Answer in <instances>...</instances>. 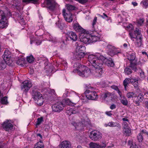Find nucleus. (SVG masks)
<instances>
[{
    "label": "nucleus",
    "instance_id": "obj_1",
    "mask_svg": "<svg viewBox=\"0 0 148 148\" xmlns=\"http://www.w3.org/2000/svg\"><path fill=\"white\" fill-rule=\"evenodd\" d=\"M106 58L99 53L89 55L88 57V61L95 69L96 75L100 76L103 73L102 65Z\"/></svg>",
    "mask_w": 148,
    "mask_h": 148
},
{
    "label": "nucleus",
    "instance_id": "obj_2",
    "mask_svg": "<svg viewBox=\"0 0 148 148\" xmlns=\"http://www.w3.org/2000/svg\"><path fill=\"white\" fill-rule=\"evenodd\" d=\"M73 66L75 68L73 72L82 77H88L92 74L90 69L79 63L74 64Z\"/></svg>",
    "mask_w": 148,
    "mask_h": 148
},
{
    "label": "nucleus",
    "instance_id": "obj_3",
    "mask_svg": "<svg viewBox=\"0 0 148 148\" xmlns=\"http://www.w3.org/2000/svg\"><path fill=\"white\" fill-rule=\"evenodd\" d=\"M32 98L37 105L41 106L44 102V98L40 93L36 90H33L32 92Z\"/></svg>",
    "mask_w": 148,
    "mask_h": 148
},
{
    "label": "nucleus",
    "instance_id": "obj_4",
    "mask_svg": "<svg viewBox=\"0 0 148 148\" xmlns=\"http://www.w3.org/2000/svg\"><path fill=\"white\" fill-rule=\"evenodd\" d=\"M8 25V20L7 15L3 11L0 10V29L6 28Z\"/></svg>",
    "mask_w": 148,
    "mask_h": 148
},
{
    "label": "nucleus",
    "instance_id": "obj_5",
    "mask_svg": "<svg viewBox=\"0 0 148 148\" xmlns=\"http://www.w3.org/2000/svg\"><path fill=\"white\" fill-rule=\"evenodd\" d=\"M93 88L90 86L88 89L85 92L86 96L88 99L92 100H96L98 98V95L96 92L94 91L90 90Z\"/></svg>",
    "mask_w": 148,
    "mask_h": 148
},
{
    "label": "nucleus",
    "instance_id": "obj_6",
    "mask_svg": "<svg viewBox=\"0 0 148 148\" xmlns=\"http://www.w3.org/2000/svg\"><path fill=\"white\" fill-rule=\"evenodd\" d=\"M90 34L85 32L79 34V38L81 41L86 44L90 43Z\"/></svg>",
    "mask_w": 148,
    "mask_h": 148
},
{
    "label": "nucleus",
    "instance_id": "obj_7",
    "mask_svg": "<svg viewBox=\"0 0 148 148\" xmlns=\"http://www.w3.org/2000/svg\"><path fill=\"white\" fill-rule=\"evenodd\" d=\"M102 137V134L99 131L94 130L90 132L89 137L92 140L96 141L100 139Z\"/></svg>",
    "mask_w": 148,
    "mask_h": 148
},
{
    "label": "nucleus",
    "instance_id": "obj_8",
    "mask_svg": "<svg viewBox=\"0 0 148 148\" xmlns=\"http://www.w3.org/2000/svg\"><path fill=\"white\" fill-rule=\"evenodd\" d=\"M57 5L54 0H46L44 4H42V7H46L51 10H53Z\"/></svg>",
    "mask_w": 148,
    "mask_h": 148
},
{
    "label": "nucleus",
    "instance_id": "obj_9",
    "mask_svg": "<svg viewBox=\"0 0 148 148\" xmlns=\"http://www.w3.org/2000/svg\"><path fill=\"white\" fill-rule=\"evenodd\" d=\"M64 104L62 102H59L54 104L52 106V111L55 112H60L63 109Z\"/></svg>",
    "mask_w": 148,
    "mask_h": 148
},
{
    "label": "nucleus",
    "instance_id": "obj_10",
    "mask_svg": "<svg viewBox=\"0 0 148 148\" xmlns=\"http://www.w3.org/2000/svg\"><path fill=\"white\" fill-rule=\"evenodd\" d=\"M3 59L6 64L9 65L12 62L11 59V53L8 50H6L3 55Z\"/></svg>",
    "mask_w": 148,
    "mask_h": 148
},
{
    "label": "nucleus",
    "instance_id": "obj_11",
    "mask_svg": "<svg viewBox=\"0 0 148 148\" xmlns=\"http://www.w3.org/2000/svg\"><path fill=\"white\" fill-rule=\"evenodd\" d=\"M23 85L21 86L22 90L24 92H27L29 88L32 86V84L30 81L26 80L23 82Z\"/></svg>",
    "mask_w": 148,
    "mask_h": 148
},
{
    "label": "nucleus",
    "instance_id": "obj_12",
    "mask_svg": "<svg viewBox=\"0 0 148 148\" xmlns=\"http://www.w3.org/2000/svg\"><path fill=\"white\" fill-rule=\"evenodd\" d=\"M90 43L95 42L99 41L100 39V36L96 31H94L90 32Z\"/></svg>",
    "mask_w": 148,
    "mask_h": 148
},
{
    "label": "nucleus",
    "instance_id": "obj_13",
    "mask_svg": "<svg viewBox=\"0 0 148 148\" xmlns=\"http://www.w3.org/2000/svg\"><path fill=\"white\" fill-rule=\"evenodd\" d=\"M62 13L65 20L69 22H71L73 19V15L69 11L66 12V10L63 9Z\"/></svg>",
    "mask_w": 148,
    "mask_h": 148
},
{
    "label": "nucleus",
    "instance_id": "obj_14",
    "mask_svg": "<svg viewBox=\"0 0 148 148\" xmlns=\"http://www.w3.org/2000/svg\"><path fill=\"white\" fill-rule=\"evenodd\" d=\"M66 38L68 40L76 41L77 39L76 34L72 31L68 32L66 33Z\"/></svg>",
    "mask_w": 148,
    "mask_h": 148
},
{
    "label": "nucleus",
    "instance_id": "obj_15",
    "mask_svg": "<svg viewBox=\"0 0 148 148\" xmlns=\"http://www.w3.org/2000/svg\"><path fill=\"white\" fill-rule=\"evenodd\" d=\"M129 34L131 38L133 41H136V42L138 43V36L139 35V29L136 28V29L134 31V33H132L131 32L129 33Z\"/></svg>",
    "mask_w": 148,
    "mask_h": 148
},
{
    "label": "nucleus",
    "instance_id": "obj_16",
    "mask_svg": "<svg viewBox=\"0 0 148 148\" xmlns=\"http://www.w3.org/2000/svg\"><path fill=\"white\" fill-rule=\"evenodd\" d=\"M59 148H71L70 142L68 140H64L61 142L59 145Z\"/></svg>",
    "mask_w": 148,
    "mask_h": 148
},
{
    "label": "nucleus",
    "instance_id": "obj_17",
    "mask_svg": "<svg viewBox=\"0 0 148 148\" xmlns=\"http://www.w3.org/2000/svg\"><path fill=\"white\" fill-rule=\"evenodd\" d=\"M2 126L5 130L8 131L13 128L12 124L10 122V121L7 120L4 122L2 124Z\"/></svg>",
    "mask_w": 148,
    "mask_h": 148
},
{
    "label": "nucleus",
    "instance_id": "obj_18",
    "mask_svg": "<svg viewBox=\"0 0 148 148\" xmlns=\"http://www.w3.org/2000/svg\"><path fill=\"white\" fill-rule=\"evenodd\" d=\"M136 71L137 70V68L135 66H131L130 64V66L127 67L124 70V72L125 74L129 75L131 74L132 72V70Z\"/></svg>",
    "mask_w": 148,
    "mask_h": 148
},
{
    "label": "nucleus",
    "instance_id": "obj_19",
    "mask_svg": "<svg viewBox=\"0 0 148 148\" xmlns=\"http://www.w3.org/2000/svg\"><path fill=\"white\" fill-rule=\"evenodd\" d=\"M135 53H132L128 57V59L130 62V64L131 66H136L137 64L136 61L135 60Z\"/></svg>",
    "mask_w": 148,
    "mask_h": 148
},
{
    "label": "nucleus",
    "instance_id": "obj_20",
    "mask_svg": "<svg viewBox=\"0 0 148 148\" xmlns=\"http://www.w3.org/2000/svg\"><path fill=\"white\" fill-rule=\"evenodd\" d=\"M11 7L16 8L17 9L19 10V7L20 6V3L19 0H12L11 2Z\"/></svg>",
    "mask_w": 148,
    "mask_h": 148
},
{
    "label": "nucleus",
    "instance_id": "obj_21",
    "mask_svg": "<svg viewBox=\"0 0 148 148\" xmlns=\"http://www.w3.org/2000/svg\"><path fill=\"white\" fill-rule=\"evenodd\" d=\"M73 28L76 31L80 33L85 32V30L78 23H75L73 26Z\"/></svg>",
    "mask_w": 148,
    "mask_h": 148
},
{
    "label": "nucleus",
    "instance_id": "obj_22",
    "mask_svg": "<svg viewBox=\"0 0 148 148\" xmlns=\"http://www.w3.org/2000/svg\"><path fill=\"white\" fill-rule=\"evenodd\" d=\"M103 145V146H102L98 143L91 142L89 143V148H101L103 147H106V145L105 144H104Z\"/></svg>",
    "mask_w": 148,
    "mask_h": 148
},
{
    "label": "nucleus",
    "instance_id": "obj_23",
    "mask_svg": "<svg viewBox=\"0 0 148 148\" xmlns=\"http://www.w3.org/2000/svg\"><path fill=\"white\" fill-rule=\"evenodd\" d=\"M30 43L31 44H32L34 42H35L36 45H38L40 44L41 43V39L42 37H40L39 40H38V38H36L34 37L33 38H30Z\"/></svg>",
    "mask_w": 148,
    "mask_h": 148
},
{
    "label": "nucleus",
    "instance_id": "obj_24",
    "mask_svg": "<svg viewBox=\"0 0 148 148\" xmlns=\"http://www.w3.org/2000/svg\"><path fill=\"white\" fill-rule=\"evenodd\" d=\"M26 61L25 59L21 58L18 59L16 61V63L22 67L25 66Z\"/></svg>",
    "mask_w": 148,
    "mask_h": 148
},
{
    "label": "nucleus",
    "instance_id": "obj_25",
    "mask_svg": "<svg viewBox=\"0 0 148 148\" xmlns=\"http://www.w3.org/2000/svg\"><path fill=\"white\" fill-rule=\"evenodd\" d=\"M75 58L77 60L83 58L85 55L84 52H76L74 54Z\"/></svg>",
    "mask_w": 148,
    "mask_h": 148
},
{
    "label": "nucleus",
    "instance_id": "obj_26",
    "mask_svg": "<svg viewBox=\"0 0 148 148\" xmlns=\"http://www.w3.org/2000/svg\"><path fill=\"white\" fill-rule=\"evenodd\" d=\"M105 127L109 126L111 127H119L120 126V124L117 122H114L113 121H111L107 124H105L104 125Z\"/></svg>",
    "mask_w": 148,
    "mask_h": 148
},
{
    "label": "nucleus",
    "instance_id": "obj_27",
    "mask_svg": "<svg viewBox=\"0 0 148 148\" xmlns=\"http://www.w3.org/2000/svg\"><path fill=\"white\" fill-rule=\"evenodd\" d=\"M102 44L104 46H107V49L108 51V55H110L111 56H113L115 55V53L113 49H111L107 48L108 45H107V43L106 42H103Z\"/></svg>",
    "mask_w": 148,
    "mask_h": 148
},
{
    "label": "nucleus",
    "instance_id": "obj_28",
    "mask_svg": "<svg viewBox=\"0 0 148 148\" xmlns=\"http://www.w3.org/2000/svg\"><path fill=\"white\" fill-rule=\"evenodd\" d=\"M79 111V109L77 108H70L67 111V113L69 115L73 114H75Z\"/></svg>",
    "mask_w": 148,
    "mask_h": 148
},
{
    "label": "nucleus",
    "instance_id": "obj_29",
    "mask_svg": "<svg viewBox=\"0 0 148 148\" xmlns=\"http://www.w3.org/2000/svg\"><path fill=\"white\" fill-rule=\"evenodd\" d=\"M44 145L42 141H40L36 143L34 148H44Z\"/></svg>",
    "mask_w": 148,
    "mask_h": 148
},
{
    "label": "nucleus",
    "instance_id": "obj_30",
    "mask_svg": "<svg viewBox=\"0 0 148 148\" xmlns=\"http://www.w3.org/2000/svg\"><path fill=\"white\" fill-rule=\"evenodd\" d=\"M124 134L126 136H130L131 135V129L129 127L123 128Z\"/></svg>",
    "mask_w": 148,
    "mask_h": 148
},
{
    "label": "nucleus",
    "instance_id": "obj_31",
    "mask_svg": "<svg viewBox=\"0 0 148 148\" xmlns=\"http://www.w3.org/2000/svg\"><path fill=\"white\" fill-rule=\"evenodd\" d=\"M71 93L73 94H76V93L73 91H71L70 90L68 89H66L65 92L64 93L63 96L64 97H66L69 95V94Z\"/></svg>",
    "mask_w": 148,
    "mask_h": 148
},
{
    "label": "nucleus",
    "instance_id": "obj_32",
    "mask_svg": "<svg viewBox=\"0 0 148 148\" xmlns=\"http://www.w3.org/2000/svg\"><path fill=\"white\" fill-rule=\"evenodd\" d=\"M132 80V79H130L128 78H126L123 81V84L125 87V90H126V87L127 86V85L131 83V81Z\"/></svg>",
    "mask_w": 148,
    "mask_h": 148
},
{
    "label": "nucleus",
    "instance_id": "obj_33",
    "mask_svg": "<svg viewBox=\"0 0 148 148\" xmlns=\"http://www.w3.org/2000/svg\"><path fill=\"white\" fill-rule=\"evenodd\" d=\"M105 61V62L106 64L108 66L111 67H113L114 65V64L113 61L111 60H108L106 59L103 61V62Z\"/></svg>",
    "mask_w": 148,
    "mask_h": 148
},
{
    "label": "nucleus",
    "instance_id": "obj_34",
    "mask_svg": "<svg viewBox=\"0 0 148 148\" xmlns=\"http://www.w3.org/2000/svg\"><path fill=\"white\" fill-rule=\"evenodd\" d=\"M107 48H110L113 49L115 55L117 54L120 52L119 50H118L117 49L115 48L114 47L108 44L107 45Z\"/></svg>",
    "mask_w": 148,
    "mask_h": 148
},
{
    "label": "nucleus",
    "instance_id": "obj_35",
    "mask_svg": "<svg viewBox=\"0 0 148 148\" xmlns=\"http://www.w3.org/2000/svg\"><path fill=\"white\" fill-rule=\"evenodd\" d=\"M140 4L144 8H147L148 7V0H143Z\"/></svg>",
    "mask_w": 148,
    "mask_h": 148
},
{
    "label": "nucleus",
    "instance_id": "obj_36",
    "mask_svg": "<svg viewBox=\"0 0 148 148\" xmlns=\"http://www.w3.org/2000/svg\"><path fill=\"white\" fill-rule=\"evenodd\" d=\"M131 83L133 85L134 87L135 88H138L139 84L138 79H132V80L131 81Z\"/></svg>",
    "mask_w": 148,
    "mask_h": 148
},
{
    "label": "nucleus",
    "instance_id": "obj_37",
    "mask_svg": "<svg viewBox=\"0 0 148 148\" xmlns=\"http://www.w3.org/2000/svg\"><path fill=\"white\" fill-rule=\"evenodd\" d=\"M56 25L60 28L61 30H62L63 29L64 24L62 22L60 21H59L58 22L56 23Z\"/></svg>",
    "mask_w": 148,
    "mask_h": 148
},
{
    "label": "nucleus",
    "instance_id": "obj_38",
    "mask_svg": "<svg viewBox=\"0 0 148 148\" xmlns=\"http://www.w3.org/2000/svg\"><path fill=\"white\" fill-rule=\"evenodd\" d=\"M86 48L85 47L82 45L77 46V49L78 51L76 52H84Z\"/></svg>",
    "mask_w": 148,
    "mask_h": 148
},
{
    "label": "nucleus",
    "instance_id": "obj_39",
    "mask_svg": "<svg viewBox=\"0 0 148 148\" xmlns=\"http://www.w3.org/2000/svg\"><path fill=\"white\" fill-rule=\"evenodd\" d=\"M110 94V93L109 92H107L104 94H103L101 95V99L103 101H104L107 97H109Z\"/></svg>",
    "mask_w": 148,
    "mask_h": 148
},
{
    "label": "nucleus",
    "instance_id": "obj_40",
    "mask_svg": "<svg viewBox=\"0 0 148 148\" xmlns=\"http://www.w3.org/2000/svg\"><path fill=\"white\" fill-rule=\"evenodd\" d=\"M128 145L130 148H138L135 143H133L132 141L130 140L128 142Z\"/></svg>",
    "mask_w": 148,
    "mask_h": 148
},
{
    "label": "nucleus",
    "instance_id": "obj_41",
    "mask_svg": "<svg viewBox=\"0 0 148 148\" xmlns=\"http://www.w3.org/2000/svg\"><path fill=\"white\" fill-rule=\"evenodd\" d=\"M121 103L124 105L126 106L127 105L128 102L126 98H123L120 100Z\"/></svg>",
    "mask_w": 148,
    "mask_h": 148
},
{
    "label": "nucleus",
    "instance_id": "obj_42",
    "mask_svg": "<svg viewBox=\"0 0 148 148\" xmlns=\"http://www.w3.org/2000/svg\"><path fill=\"white\" fill-rule=\"evenodd\" d=\"M134 28V27L131 24H129V25L127 26L125 28V29L129 32H130L133 30Z\"/></svg>",
    "mask_w": 148,
    "mask_h": 148
},
{
    "label": "nucleus",
    "instance_id": "obj_43",
    "mask_svg": "<svg viewBox=\"0 0 148 148\" xmlns=\"http://www.w3.org/2000/svg\"><path fill=\"white\" fill-rule=\"evenodd\" d=\"M139 76L140 77V79L143 80L144 79L145 77L144 72L142 70V69H139Z\"/></svg>",
    "mask_w": 148,
    "mask_h": 148
},
{
    "label": "nucleus",
    "instance_id": "obj_44",
    "mask_svg": "<svg viewBox=\"0 0 148 148\" xmlns=\"http://www.w3.org/2000/svg\"><path fill=\"white\" fill-rule=\"evenodd\" d=\"M43 121V119L42 117H41L38 118L37 119L36 123V127H37L38 126H39L42 123Z\"/></svg>",
    "mask_w": 148,
    "mask_h": 148
},
{
    "label": "nucleus",
    "instance_id": "obj_45",
    "mask_svg": "<svg viewBox=\"0 0 148 148\" xmlns=\"http://www.w3.org/2000/svg\"><path fill=\"white\" fill-rule=\"evenodd\" d=\"M38 1V0H23V2L26 3H36Z\"/></svg>",
    "mask_w": 148,
    "mask_h": 148
},
{
    "label": "nucleus",
    "instance_id": "obj_46",
    "mask_svg": "<svg viewBox=\"0 0 148 148\" xmlns=\"http://www.w3.org/2000/svg\"><path fill=\"white\" fill-rule=\"evenodd\" d=\"M18 20L19 21V22L20 23H21L22 25L25 24V21L23 20V18L22 15H20L18 17Z\"/></svg>",
    "mask_w": 148,
    "mask_h": 148
},
{
    "label": "nucleus",
    "instance_id": "obj_47",
    "mask_svg": "<svg viewBox=\"0 0 148 148\" xmlns=\"http://www.w3.org/2000/svg\"><path fill=\"white\" fill-rule=\"evenodd\" d=\"M49 38H47L48 40L50 41L55 42L56 41V39L55 38H53L48 33Z\"/></svg>",
    "mask_w": 148,
    "mask_h": 148
},
{
    "label": "nucleus",
    "instance_id": "obj_48",
    "mask_svg": "<svg viewBox=\"0 0 148 148\" xmlns=\"http://www.w3.org/2000/svg\"><path fill=\"white\" fill-rule=\"evenodd\" d=\"M6 63L5 62L0 63V70H3L6 68Z\"/></svg>",
    "mask_w": 148,
    "mask_h": 148
},
{
    "label": "nucleus",
    "instance_id": "obj_49",
    "mask_svg": "<svg viewBox=\"0 0 148 148\" xmlns=\"http://www.w3.org/2000/svg\"><path fill=\"white\" fill-rule=\"evenodd\" d=\"M77 140L80 143L84 142L85 140V138L84 137L78 136L77 138Z\"/></svg>",
    "mask_w": 148,
    "mask_h": 148
},
{
    "label": "nucleus",
    "instance_id": "obj_50",
    "mask_svg": "<svg viewBox=\"0 0 148 148\" xmlns=\"http://www.w3.org/2000/svg\"><path fill=\"white\" fill-rule=\"evenodd\" d=\"M27 61L29 63L32 62L34 60V58L32 56L27 57Z\"/></svg>",
    "mask_w": 148,
    "mask_h": 148
},
{
    "label": "nucleus",
    "instance_id": "obj_51",
    "mask_svg": "<svg viewBox=\"0 0 148 148\" xmlns=\"http://www.w3.org/2000/svg\"><path fill=\"white\" fill-rule=\"evenodd\" d=\"M8 103L7 98L4 97L1 100V103L3 104H6Z\"/></svg>",
    "mask_w": 148,
    "mask_h": 148
},
{
    "label": "nucleus",
    "instance_id": "obj_52",
    "mask_svg": "<svg viewBox=\"0 0 148 148\" xmlns=\"http://www.w3.org/2000/svg\"><path fill=\"white\" fill-rule=\"evenodd\" d=\"M65 103H66V104L68 105H72V104H74V105L76 104V103H72L69 99H66L65 101Z\"/></svg>",
    "mask_w": 148,
    "mask_h": 148
},
{
    "label": "nucleus",
    "instance_id": "obj_53",
    "mask_svg": "<svg viewBox=\"0 0 148 148\" xmlns=\"http://www.w3.org/2000/svg\"><path fill=\"white\" fill-rule=\"evenodd\" d=\"M75 9V7L72 5H69L67 6V9L68 10L67 11H69L73 10Z\"/></svg>",
    "mask_w": 148,
    "mask_h": 148
},
{
    "label": "nucleus",
    "instance_id": "obj_54",
    "mask_svg": "<svg viewBox=\"0 0 148 148\" xmlns=\"http://www.w3.org/2000/svg\"><path fill=\"white\" fill-rule=\"evenodd\" d=\"M61 64L62 65H63L64 67V69H66L67 67V64L66 62L64 60H63L62 61Z\"/></svg>",
    "mask_w": 148,
    "mask_h": 148
},
{
    "label": "nucleus",
    "instance_id": "obj_55",
    "mask_svg": "<svg viewBox=\"0 0 148 148\" xmlns=\"http://www.w3.org/2000/svg\"><path fill=\"white\" fill-rule=\"evenodd\" d=\"M49 93L52 95L53 96H56V93L54 90L53 89L50 90V91H49Z\"/></svg>",
    "mask_w": 148,
    "mask_h": 148
},
{
    "label": "nucleus",
    "instance_id": "obj_56",
    "mask_svg": "<svg viewBox=\"0 0 148 148\" xmlns=\"http://www.w3.org/2000/svg\"><path fill=\"white\" fill-rule=\"evenodd\" d=\"M134 94L132 92H129L127 93V96L128 98H131L132 97Z\"/></svg>",
    "mask_w": 148,
    "mask_h": 148
},
{
    "label": "nucleus",
    "instance_id": "obj_57",
    "mask_svg": "<svg viewBox=\"0 0 148 148\" xmlns=\"http://www.w3.org/2000/svg\"><path fill=\"white\" fill-rule=\"evenodd\" d=\"M36 136L38 139L40 141H42V135L38 133L36 134Z\"/></svg>",
    "mask_w": 148,
    "mask_h": 148
},
{
    "label": "nucleus",
    "instance_id": "obj_58",
    "mask_svg": "<svg viewBox=\"0 0 148 148\" xmlns=\"http://www.w3.org/2000/svg\"><path fill=\"white\" fill-rule=\"evenodd\" d=\"M128 123L127 122H123V128L128 127Z\"/></svg>",
    "mask_w": 148,
    "mask_h": 148
},
{
    "label": "nucleus",
    "instance_id": "obj_59",
    "mask_svg": "<svg viewBox=\"0 0 148 148\" xmlns=\"http://www.w3.org/2000/svg\"><path fill=\"white\" fill-rule=\"evenodd\" d=\"M76 1H78L79 3L81 4H84L86 3L88 0H75Z\"/></svg>",
    "mask_w": 148,
    "mask_h": 148
},
{
    "label": "nucleus",
    "instance_id": "obj_60",
    "mask_svg": "<svg viewBox=\"0 0 148 148\" xmlns=\"http://www.w3.org/2000/svg\"><path fill=\"white\" fill-rule=\"evenodd\" d=\"M97 17H95L94 18V20L93 21V22L92 23V26L93 27H94V25H95V24L97 22Z\"/></svg>",
    "mask_w": 148,
    "mask_h": 148
},
{
    "label": "nucleus",
    "instance_id": "obj_61",
    "mask_svg": "<svg viewBox=\"0 0 148 148\" xmlns=\"http://www.w3.org/2000/svg\"><path fill=\"white\" fill-rule=\"evenodd\" d=\"M145 19L143 18H140L139 19V25H141L143 23Z\"/></svg>",
    "mask_w": 148,
    "mask_h": 148
},
{
    "label": "nucleus",
    "instance_id": "obj_62",
    "mask_svg": "<svg viewBox=\"0 0 148 148\" xmlns=\"http://www.w3.org/2000/svg\"><path fill=\"white\" fill-rule=\"evenodd\" d=\"M77 95L76 97L77 99V101H79V100L80 99H81L82 100H83L84 99V97H81V96H78L77 94Z\"/></svg>",
    "mask_w": 148,
    "mask_h": 148
},
{
    "label": "nucleus",
    "instance_id": "obj_63",
    "mask_svg": "<svg viewBox=\"0 0 148 148\" xmlns=\"http://www.w3.org/2000/svg\"><path fill=\"white\" fill-rule=\"evenodd\" d=\"M143 94H139V101H141L143 99Z\"/></svg>",
    "mask_w": 148,
    "mask_h": 148
},
{
    "label": "nucleus",
    "instance_id": "obj_64",
    "mask_svg": "<svg viewBox=\"0 0 148 148\" xmlns=\"http://www.w3.org/2000/svg\"><path fill=\"white\" fill-rule=\"evenodd\" d=\"M111 88H112L115 90L116 91L119 89L117 86H116L113 85L111 86Z\"/></svg>",
    "mask_w": 148,
    "mask_h": 148
}]
</instances>
